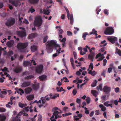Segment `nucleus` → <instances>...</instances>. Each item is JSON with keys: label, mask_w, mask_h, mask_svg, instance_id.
Here are the masks:
<instances>
[{"label": "nucleus", "mask_w": 121, "mask_h": 121, "mask_svg": "<svg viewBox=\"0 0 121 121\" xmlns=\"http://www.w3.org/2000/svg\"><path fill=\"white\" fill-rule=\"evenodd\" d=\"M48 44L46 45V48L48 52V53H51L52 51V48L54 47L56 50V53H55L53 55V57H55L58 56L60 53L61 48H60V46L56 43V41L54 40H52L47 42Z\"/></svg>", "instance_id": "obj_1"}, {"label": "nucleus", "mask_w": 121, "mask_h": 121, "mask_svg": "<svg viewBox=\"0 0 121 121\" xmlns=\"http://www.w3.org/2000/svg\"><path fill=\"white\" fill-rule=\"evenodd\" d=\"M42 23V19L40 16H37L35 17L34 22V24L35 26L39 27L41 26Z\"/></svg>", "instance_id": "obj_2"}, {"label": "nucleus", "mask_w": 121, "mask_h": 121, "mask_svg": "<svg viewBox=\"0 0 121 121\" xmlns=\"http://www.w3.org/2000/svg\"><path fill=\"white\" fill-rule=\"evenodd\" d=\"M27 43H19L17 45V48L19 50H23L25 49L28 46Z\"/></svg>", "instance_id": "obj_3"}, {"label": "nucleus", "mask_w": 121, "mask_h": 121, "mask_svg": "<svg viewBox=\"0 0 121 121\" xmlns=\"http://www.w3.org/2000/svg\"><path fill=\"white\" fill-rule=\"evenodd\" d=\"M64 7L67 12L68 18V19L70 20V24H72L73 21V14H71L70 15L68 9L65 7Z\"/></svg>", "instance_id": "obj_4"}, {"label": "nucleus", "mask_w": 121, "mask_h": 121, "mask_svg": "<svg viewBox=\"0 0 121 121\" xmlns=\"http://www.w3.org/2000/svg\"><path fill=\"white\" fill-rule=\"evenodd\" d=\"M86 47L89 50L90 52L91 53L88 56V59L91 60V61L92 62L93 61L94 57L95 56V53L92 52V49H90V48L88 46H86Z\"/></svg>", "instance_id": "obj_5"}, {"label": "nucleus", "mask_w": 121, "mask_h": 121, "mask_svg": "<svg viewBox=\"0 0 121 121\" xmlns=\"http://www.w3.org/2000/svg\"><path fill=\"white\" fill-rule=\"evenodd\" d=\"M15 21V19L10 18L5 23V24L8 26H10L14 24Z\"/></svg>", "instance_id": "obj_6"}, {"label": "nucleus", "mask_w": 121, "mask_h": 121, "mask_svg": "<svg viewBox=\"0 0 121 121\" xmlns=\"http://www.w3.org/2000/svg\"><path fill=\"white\" fill-rule=\"evenodd\" d=\"M114 30L113 28L111 27H108L104 32L105 34L106 35H111L113 34Z\"/></svg>", "instance_id": "obj_7"}, {"label": "nucleus", "mask_w": 121, "mask_h": 121, "mask_svg": "<svg viewBox=\"0 0 121 121\" xmlns=\"http://www.w3.org/2000/svg\"><path fill=\"white\" fill-rule=\"evenodd\" d=\"M43 66L42 65H37L36 68V72L39 74L41 73L42 72Z\"/></svg>", "instance_id": "obj_8"}, {"label": "nucleus", "mask_w": 121, "mask_h": 121, "mask_svg": "<svg viewBox=\"0 0 121 121\" xmlns=\"http://www.w3.org/2000/svg\"><path fill=\"white\" fill-rule=\"evenodd\" d=\"M17 33L19 36L22 38L26 36V32L23 31H18L17 32Z\"/></svg>", "instance_id": "obj_9"}, {"label": "nucleus", "mask_w": 121, "mask_h": 121, "mask_svg": "<svg viewBox=\"0 0 121 121\" xmlns=\"http://www.w3.org/2000/svg\"><path fill=\"white\" fill-rule=\"evenodd\" d=\"M103 90L104 92L107 93H109L111 91V88L107 86H105L103 88Z\"/></svg>", "instance_id": "obj_10"}, {"label": "nucleus", "mask_w": 121, "mask_h": 121, "mask_svg": "<svg viewBox=\"0 0 121 121\" xmlns=\"http://www.w3.org/2000/svg\"><path fill=\"white\" fill-rule=\"evenodd\" d=\"M11 3L13 6L15 7L19 5V4H20L19 6L21 5L20 3L19 2V0L12 1H11Z\"/></svg>", "instance_id": "obj_11"}, {"label": "nucleus", "mask_w": 121, "mask_h": 121, "mask_svg": "<svg viewBox=\"0 0 121 121\" xmlns=\"http://www.w3.org/2000/svg\"><path fill=\"white\" fill-rule=\"evenodd\" d=\"M108 40L112 43H114L117 40V38L116 37L113 38L108 37Z\"/></svg>", "instance_id": "obj_12"}, {"label": "nucleus", "mask_w": 121, "mask_h": 121, "mask_svg": "<svg viewBox=\"0 0 121 121\" xmlns=\"http://www.w3.org/2000/svg\"><path fill=\"white\" fill-rule=\"evenodd\" d=\"M30 82L27 81L23 82L21 86L22 87H26L29 86L30 85Z\"/></svg>", "instance_id": "obj_13"}, {"label": "nucleus", "mask_w": 121, "mask_h": 121, "mask_svg": "<svg viewBox=\"0 0 121 121\" xmlns=\"http://www.w3.org/2000/svg\"><path fill=\"white\" fill-rule=\"evenodd\" d=\"M39 83L33 84L32 85V87L34 90H37L39 87Z\"/></svg>", "instance_id": "obj_14"}, {"label": "nucleus", "mask_w": 121, "mask_h": 121, "mask_svg": "<svg viewBox=\"0 0 121 121\" xmlns=\"http://www.w3.org/2000/svg\"><path fill=\"white\" fill-rule=\"evenodd\" d=\"M59 112L57 111H56L53 113V115L51 117V118H53L54 116H55V119H57V118H58L57 115L58 114H59Z\"/></svg>", "instance_id": "obj_15"}, {"label": "nucleus", "mask_w": 121, "mask_h": 121, "mask_svg": "<svg viewBox=\"0 0 121 121\" xmlns=\"http://www.w3.org/2000/svg\"><path fill=\"white\" fill-rule=\"evenodd\" d=\"M31 64V62L28 61H25L23 62V65L25 67L29 66Z\"/></svg>", "instance_id": "obj_16"}, {"label": "nucleus", "mask_w": 121, "mask_h": 121, "mask_svg": "<svg viewBox=\"0 0 121 121\" xmlns=\"http://www.w3.org/2000/svg\"><path fill=\"white\" fill-rule=\"evenodd\" d=\"M14 43V41L11 40L7 42V45L9 47H12Z\"/></svg>", "instance_id": "obj_17"}, {"label": "nucleus", "mask_w": 121, "mask_h": 121, "mask_svg": "<svg viewBox=\"0 0 121 121\" xmlns=\"http://www.w3.org/2000/svg\"><path fill=\"white\" fill-rule=\"evenodd\" d=\"M22 70V68L21 67H17L14 69V71L16 73H18Z\"/></svg>", "instance_id": "obj_18"}, {"label": "nucleus", "mask_w": 121, "mask_h": 121, "mask_svg": "<svg viewBox=\"0 0 121 121\" xmlns=\"http://www.w3.org/2000/svg\"><path fill=\"white\" fill-rule=\"evenodd\" d=\"M32 89L30 87H27L25 89V92L26 94H30L31 91Z\"/></svg>", "instance_id": "obj_19"}, {"label": "nucleus", "mask_w": 121, "mask_h": 121, "mask_svg": "<svg viewBox=\"0 0 121 121\" xmlns=\"http://www.w3.org/2000/svg\"><path fill=\"white\" fill-rule=\"evenodd\" d=\"M47 76L45 75H43L39 77V79L41 81H43L45 80Z\"/></svg>", "instance_id": "obj_20"}, {"label": "nucleus", "mask_w": 121, "mask_h": 121, "mask_svg": "<svg viewBox=\"0 0 121 121\" xmlns=\"http://www.w3.org/2000/svg\"><path fill=\"white\" fill-rule=\"evenodd\" d=\"M91 93L95 97H97V95L98 92L95 90H91Z\"/></svg>", "instance_id": "obj_21"}, {"label": "nucleus", "mask_w": 121, "mask_h": 121, "mask_svg": "<svg viewBox=\"0 0 121 121\" xmlns=\"http://www.w3.org/2000/svg\"><path fill=\"white\" fill-rule=\"evenodd\" d=\"M31 49L32 51L34 52L37 49V47L34 45H33L31 47Z\"/></svg>", "instance_id": "obj_22"}, {"label": "nucleus", "mask_w": 121, "mask_h": 121, "mask_svg": "<svg viewBox=\"0 0 121 121\" xmlns=\"http://www.w3.org/2000/svg\"><path fill=\"white\" fill-rule=\"evenodd\" d=\"M36 35L35 33H32L28 37V38L29 39H31L34 38Z\"/></svg>", "instance_id": "obj_23"}, {"label": "nucleus", "mask_w": 121, "mask_h": 121, "mask_svg": "<svg viewBox=\"0 0 121 121\" xmlns=\"http://www.w3.org/2000/svg\"><path fill=\"white\" fill-rule=\"evenodd\" d=\"M34 96L33 95H30L27 96L26 98L28 100H32L34 98Z\"/></svg>", "instance_id": "obj_24"}, {"label": "nucleus", "mask_w": 121, "mask_h": 121, "mask_svg": "<svg viewBox=\"0 0 121 121\" xmlns=\"http://www.w3.org/2000/svg\"><path fill=\"white\" fill-rule=\"evenodd\" d=\"M39 0H28L29 2L31 4H36L37 3Z\"/></svg>", "instance_id": "obj_25"}, {"label": "nucleus", "mask_w": 121, "mask_h": 121, "mask_svg": "<svg viewBox=\"0 0 121 121\" xmlns=\"http://www.w3.org/2000/svg\"><path fill=\"white\" fill-rule=\"evenodd\" d=\"M99 106L100 108H101V110L102 111H104L106 110V108L104 107L103 105L102 104H100Z\"/></svg>", "instance_id": "obj_26"}, {"label": "nucleus", "mask_w": 121, "mask_h": 121, "mask_svg": "<svg viewBox=\"0 0 121 121\" xmlns=\"http://www.w3.org/2000/svg\"><path fill=\"white\" fill-rule=\"evenodd\" d=\"M6 117L4 116L0 115V121H4Z\"/></svg>", "instance_id": "obj_27"}, {"label": "nucleus", "mask_w": 121, "mask_h": 121, "mask_svg": "<svg viewBox=\"0 0 121 121\" xmlns=\"http://www.w3.org/2000/svg\"><path fill=\"white\" fill-rule=\"evenodd\" d=\"M17 92L18 94L22 95L21 93L24 94V91L22 89L20 88L17 91Z\"/></svg>", "instance_id": "obj_28"}, {"label": "nucleus", "mask_w": 121, "mask_h": 121, "mask_svg": "<svg viewBox=\"0 0 121 121\" xmlns=\"http://www.w3.org/2000/svg\"><path fill=\"white\" fill-rule=\"evenodd\" d=\"M43 97H42L41 98V99H40L39 101H38V104L39 107V108H41V107L43 106V104H41L42 101V99L43 98Z\"/></svg>", "instance_id": "obj_29"}, {"label": "nucleus", "mask_w": 121, "mask_h": 121, "mask_svg": "<svg viewBox=\"0 0 121 121\" xmlns=\"http://www.w3.org/2000/svg\"><path fill=\"white\" fill-rule=\"evenodd\" d=\"M34 76L33 75H30L25 77V79H29L33 78Z\"/></svg>", "instance_id": "obj_30"}, {"label": "nucleus", "mask_w": 121, "mask_h": 121, "mask_svg": "<svg viewBox=\"0 0 121 121\" xmlns=\"http://www.w3.org/2000/svg\"><path fill=\"white\" fill-rule=\"evenodd\" d=\"M13 121H21V120L18 116H16V117L13 118Z\"/></svg>", "instance_id": "obj_31"}, {"label": "nucleus", "mask_w": 121, "mask_h": 121, "mask_svg": "<svg viewBox=\"0 0 121 121\" xmlns=\"http://www.w3.org/2000/svg\"><path fill=\"white\" fill-rule=\"evenodd\" d=\"M43 12L45 14L47 15H48L49 14V13H50V12L49 10H46L45 9H43Z\"/></svg>", "instance_id": "obj_32"}, {"label": "nucleus", "mask_w": 121, "mask_h": 121, "mask_svg": "<svg viewBox=\"0 0 121 121\" xmlns=\"http://www.w3.org/2000/svg\"><path fill=\"white\" fill-rule=\"evenodd\" d=\"M96 88L98 90H99V89H100V91H102V84H100L99 85L98 87L97 86L96 87Z\"/></svg>", "instance_id": "obj_33"}, {"label": "nucleus", "mask_w": 121, "mask_h": 121, "mask_svg": "<svg viewBox=\"0 0 121 121\" xmlns=\"http://www.w3.org/2000/svg\"><path fill=\"white\" fill-rule=\"evenodd\" d=\"M97 83V81L95 80L94 82L92 83V84L91 85V86L93 87H94L96 86V83Z\"/></svg>", "instance_id": "obj_34"}, {"label": "nucleus", "mask_w": 121, "mask_h": 121, "mask_svg": "<svg viewBox=\"0 0 121 121\" xmlns=\"http://www.w3.org/2000/svg\"><path fill=\"white\" fill-rule=\"evenodd\" d=\"M116 52L118 54L119 56H121V51L118 49L117 48H116Z\"/></svg>", "instance_id": "obj_35"}, {"label": "nucleus", "mask_w": 121, "mask_h": 121, "mask_svg": "<svg viewBox=\"0 0 121 121\" xmlns=\"http://www.w3.org/2000/svg\"><path fill=\"white\" fill-rule=\"evenodd\" d=\"M88 35V33L87 32H85L83 33L82 38H83V39L85 40L86 39V36Z\"/></svg>", "instance_id": "obj_36"}, {"label": "nucleus", "mask_w": 121, "mask_h": 121, "mask_svg": "<svg viewBox=\"0 0 121 121\" xmlns=\"http://www.w3.org/2000/svg\"><path fill=\"white\" fill-rule=\"evenodd\" d=\"M65 79V80L64 81V82H69V81L68 80H67L68 79L66 77H64L63 79H61V83L62 82V81L63 80V79Z\"/></svg>", "instance_id": "obj_37"}, {"label": "nucleus", "mask_w": 121, "mask_h": 121, "mask_svg": "<svg viewBox=\"0 0 121 121\" xmlns=\"http://www.w3.org/2000/svg\"><path fill=\"white\" fill-rule=\"evenodd\" d=\"M95 33H97V31L95 30V29H93L92 30V31L90 32V35H91L92 34L95 35Z\"/></svg>", "instance_id": "obj_38"}, {"label": "nucleus", "mask_w": 121, "mask_h": 121, "mask_svg": "<svg viewBox=\"0 0 121 121\" xmlns=\"http://www.w3.org/2000/svg\"><path fill=\"white\" fill-rule=\"evenodd\" d=\"M57 110H59V111H60V109H59L57 107H55L54 108H53L52 110V112H55L56 111H57Z\"/></svg>", "instance_id": "obj_39"}, {"label": "nucleus", "mask_w": 121, "mask_h": 121, "mask_svg": "<svg viewBox=\"0 0 121 121\" xmlns=\"http://www.w3.org/2000/svg\"><path fill=\"white\" fill-rule=\"evenodd\" d=\"M48 37V36H46L44 37L43 39V42L44 43H45L46 42Z\"/></svg>", "instance_id": "obj_40"}, {"label": "nucleus", "mask_w": 121, "mask_h": 121, "mask_svg": "<svg viewBox=\"0 0 121 121\" xmlns=\"http://www.w3.org/2000/svg\"><path fill=\"white\" fill-rule=\"evenodd\" d=\"M72 114V113L70 112H69L68 113H66L65 114H63L62 115V116L63 117H66L68 116L71 115Z\"/></svg>", "instance_id": "obj_41"}, {"label": "nucleus", "mask_w": 121, "mask_h": 121, "mask_svg": "<svg viewBox=\"0 0 121 121\" xmlns=\"http://www.w3.org/2000/svg\"><path fill=\"white\" fill-rule=\"evenodd\" d=\"M18 105L19 107L21 108H23L25 106V105L24 104H22L21 102L19 103Z\"/></svg>", "instance_id": "obj_42"}, {"label": "nucleus", "mask_w": 121, "mask_h": 121, "mask_svg": "<svg viewBox=\"0 0 121 121\" xmlns=\"http://www.w3.org/2000/svg\"><path fill=\"white\" fill-rule=\"evenodd\" d=\"M86 100L87 103L88 104L90 103V99L89 97H87L86 98Z\"/></svg>", "instance_id": "obj_43"}, {"label": "nucleus", "mask_w": 121, "mask_h": 121, "mask_svg": "<svg viewBox=\"0 0 121 121\" xmlns=\"http://www.w3.org/2000/svg\"><path fill=\"white\" fill-rule=\"evenodd\" d=\"M6 111V109L4 108H0V112H5Z\"/></svg>", "instance_id": "obj_44"}, {"label": "nucleus", "mask_w": 121, "mask_h": 121, "mask_svg": "<svg viewBox=\"0 0 121 121\" xmlns=\"http://www.w3.org/2000/svg\"><path fill=\"white\" fill-rule=\"evenodd\" d=\"M59 94H56L53 95V97H52V99H55L57 97H59Z\"/></svg>", "instance_id": "obj_45"}, {"label": "nucleus", "mask_w": 121, "mask_h": 121, "mask_svg": "<svg viewBox=\"0 0 121 121\" xmlns=\"http://www.w3.org/2000/svg\"><path fill=\"white\" fill-rule=\"evenodd\" d=\"M109 101H107L105 102L104 104V105L106 107H108V105L109 104Z\"/></svg>", "instance_id": "obj_46"}, {"label": "nucleus", "mask_w": 121, "mask_h": 121, "mask_svg": "<svg viewBox=\"0 0 121 121\" xmlns=\"http://www.w3.org/2000/svg\"><path fill=\"white\" fill-rule=\"evenodd\" d=\"M67 35L69 36H71L72 35V33L71 31H68L67 32Z\"/></svg>", "instance_id": "obj_47"}, {"label": "nucleus", "mask_w": 121, "mask_h": 121, "mask_svg": "<svg viewBox=\"0 0 121 121\" xmlns=\"http://www.w3.org/2000/svg\"><path fill=\"white\" fill-rule=\"evenodd\" d=\"M29 74V73L28 72V71H25L24 72H23L22 73V75H27Z\"/></svg>", "instance_id": "obj_48"}, {"label": "nucleus", "mask_w": 121, "mask_h": 121, "mask_svg": "<svg viewBox=\"0 0 121 121\" xmlns=\"http://www.w3.org/2000/svg\"><path fill=\"white\" fill-rule=\"evenodd\" d=\"M90 68L92 70L93 69V63H90V64L89 66V68Z\"/></svg>", "instance_id": "obj_49"}, {"label": "nucleus", "mask_w": 121, "mask_h": 121, "mask_svg": "<svg viewBox=\"0 0 121 121\" xmlns=\"http://www.w3.org/2000/svg\"><path fill=\"white\" fill-rule=\"evenodd\" d=\"M73 54L74 56V58L75 59H76L77 58V54H76V52H73Z\"/></svg>", "instance_id": "obj_50"}, {"label": "nucleus", "mask_w": 121, "mask_h": 121, "mask_svg": "<svg viewBox=\"0 0 121 121\" xmlns=\"http://www.w3.org/2000/svg\"><path fill=\"white\" fill-rule=\"evenodd\" d=\"M77 91L75 89H74L72 92V93L73 95H76L77 93Z\"/></svg>", "instance_id": "obj_51"}, {"label": "nucleus", "mask_w": 121, "mask_h": 121, "mask_svg": "<svg viewBox=\"0 0 121 121\" xmlns=\"http://www.w3.org/2000/svg\"><path fill=\"white\" fill-rule=\"evenodd\" d=\"M77 117V116L75 115L73 117V118L74 119V120L76 121H79L78 120H79L80 119V118Z\"/></svg>", "instance_id": "obj_52"}, {"label": "nucleus", "mask_w": 121, "mask_h": 121, "mask_svg": "<svg viewBox=\"0 0 121 121\" xmlns=\"http://www.w3.org/2000/svg\"><path fill=\"white\" fill-rule=\"evenodd\" d=\"M76 102L79 104H80V103L81 102V100L80 99H78V98L76 100Z\"/></svg>", "instance_id": "obj_53"}, {"label": "nucleus", "mask_w": 121, "mask_h": 121, "mask_svg": "<svg viewBox=\"0 0 121 121\" xmlns=\"http://www.w3.org/2000/svg\"><path fill=\"white\" fill-rule=\"evenodd\" d=\"M119 88L118 87H116L115 89V91L116 93L118 92H119Z\"/></svg>", "instance_id": "obj_54"}, {"label": "nucleus", "mask_w": 121, "mask_h": 121, "mask_svg": "<svg viewBox=\"0 0 121 121\" xmlns=\"http://www.w3.org/2000/svg\"><path fill=\"white\" fill-rule=\"evenodd\" d=\"M107 62V60L106 59L103 60V66H105L106 65Z\"/></svg>", "instance_id": "obj_55"}, {"label": "nucleus", "mask_w": 121, "mask_h": 121, "mask_svg": "<svg viewBox=\"0 0 121 121\" xmlns=\"http://www.w3.org/2000/svg\"><path fill=\"white\" fill-rule=\"evenodd\" d=\"M1 94L5 95L7 94V92L5 91H1Z\"/></svg>", "instance_id": "obj_56"}, {"label": "nucleus", "mask_w": 121, "mask_h": 121, "mask_svg": "<svg viewBox=\"0 0 121 121\" xmlns=\"http://www.w3.org/2000/svg\"><path fill=\"white\" fill-rule=\"evenodd\" d=\"M104 12L105 14L108 15V11L107 9L104 10Z\"/></svg>", "instance_id": "obj_57"}, {"label": "nucleus", "mask_w": 121, "mask_h": 121, "mask_svg": "<svg viewBox=\"0 0 121 121\" xmlns=\"http://www.w3.org/2000/svg\"><path fill=\"white\" fill-rule=\"evenodd\" d=\"M80 54L82 55H84L86 53L84 52H83L82 50L80 51Z\"/></svg>", "instance_id": "obj_58"}, {"label": "nucleus", "mask_w": 121, "mask_h": 121, "mask_svg": "<svg viewBox=\"0 0 121 121\" xmlns=\"http://www.w3.org/2000/svg\"><path fill=\"white\" fill-rule=\"evenodd\" d=\"M23 57V56L22 55H21L19 58V60L21 61H22V59Z\"/></svg>", "instance_id": "obj_59"}, {"label": "nucleus", "mask_w": 121, "mask_h": 121, "mask_svg": "<svg viewBox=\"0 0 121 121\" xmlns=\"http://www.w3.org/2000/svg\"><path fill=\"white\" fill-rule=\"evenodd\" d=\"M48 95H47V96H45V97L44 98H45L46 99V100L48 101L50 100V99L51 98L50 97V98L48 96Z\"/></svg>", "instance_id": "obj_60"}, {"label": "nucleus", "mask_w": 121, "mask_h": 121, "mask_svg": "<svg viewBox=\"0 0 121 121\" xmlns=\"http://www.w3.org/2000/svg\"><path fill=\"white\" fill-rule=\"evenodd\" d=\"M112 69L111 67H109L108 69V73H110L111 72L112 70Z\"/></svg>", "instance_id": "obj_61"}, {"label": "nucleus", "mask_w": 121, "mask_h": 121, "mask_svg": "<svg viewBox=\"0 0 121 121\" xmlns=\"http://www.w3.org/2000/svg\"><path fill=\"white\" fill-rule=\"evenodd\" d=\"M30 11L31 13H32L34 12L35 10L34 9H33L32 7H31L30 9Z\"/></svg>", "instance_id": "obj_62"}, {"label": "nucleus", "mask_w": 121, "mask_h": 121, "mask_svg": "<svg viewBox=\"0 0 121 121\" xmlns=\"http://www.w3.org/2000/svg\"><path fill=\"white\" fill-rule=\"evenodd\" d=\"M66 40V38H63L61 40V42H62L65 43Z\"/></svg>", "instance_id": "obj_63"}, {"label": "nucleus", "mask_w": 121, "mask_h": 121, "mask_svg": "<svg viewBox=\"0 0 121 121\" xmlns=\"http://www.w3.org/2000/svg\"><path fill=\"white\" fill-rule=\"evenodd\" d=\"M15 97L13 96H11L10 98V101H12L13 99H15Z\"/></svg>", "instance_id": "obj_64"}]
</instances>
